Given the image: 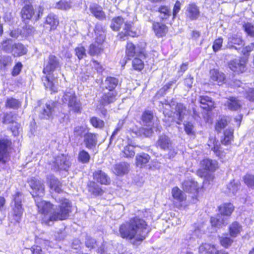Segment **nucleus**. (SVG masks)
Listing matches in <instances>:
<instances>
[{
  "mask_svg": "<svg viewBox=\"0 0 254 254\" xmlns=\"http://www.w3.org/2000/svg\"><path fill=\"white\" fill-rule=\"evenodd\" d=\"M29 185L32 189L31 194L35 199L38 212L43 215L42 218L43 223L50 226L54 221L64 220L68 218L71 207L68 199L56 197V201L60 204L58 208L55 209L50 202L42 199L45 194L44 185L42 181L33 178L29 181Z\"/></svg>",
  "mask_w": 254,
  "mask_h": 254,
  "instance_id": "f257e3e1",
  "label": "nucleus"
},
{
  "mask_svg": "<svg viewBox=\"0 0 254 254\" xmlns=\"http://www.w3.org/2000/svg\"><path fill=\"white\" fill-rule=\"evenodd\" d=\"M119 232L122 238L128 240L133 245H137L145 239L148 230L145 221L138 216H135L121 224Z\"/></svg>",
  "mask_w": 254,
  "mask_h": 254,
  "instance_id": "f03ea898",
  "label": "nucleus"
},
{
  "mask_svg": "<svg viewBox=\"0 0 254 254\" xmlns=\"http://www.w3.org/2000/svg\"><path fill=\"white\" fill-rule=\"evenodd\" d=\"M63 101L68 104L70 111L74 113L80 112L81 105L79 101L77 100L74 91L71 89L66 90L63 97Z\"/></svg>",
  "mask_w": 254,
  "mask_h": 254,
  "instance_id": "7ed1b4c3",
  "label": "nucleus"
},
{
  "mask_svg": "<svg viewBox=\"0 0 254 254\" xmlns=\"http://www.w3.org/2000/svg\"><path fill=\"white\" fill-rule=\"evenodd\" d=\"M22 195L20 192H17L13 195V201L14 205L12 206L11 216L13 219L16 222H19L22 216L23 208H22L21 201Z\"/></svg>",
  "mask_w": 254,
  "mask_h": 254,
  "instance_id": "20e7f679",
  "label": "nucleus"
},
{
  "mask_svg": "<svg viewBox=\"0 0 254 254\" xmlns=\"http://www.w3.org/2000/svg\"><path fill=\"white\" fill-rule=\"evenodd\" d=\"M62 63L56 56L50 55L45 61L43 72L44 74H51L56 70L61 68Z\"/></svg>",
  "mask_w": 254,
  "mask_h": 254,
  "instance_id": "39448f33",
  "label": "nucleus"
},
{
  "mask_svg": "<svg viewBox=\"0 0 254 254\" xmlns=\"http://www.w3.org/2000/svg\"><path fill=\"white\" fill-rule=\"evenodd\" d=\"M156 146L162 150L168 151L169 158H173L177 152L172 145L170 139L166 135L163 134L159 136L156 142Z\"/></svg>",
  "mask_w": 254,
  "mask_h": 254,
  "instance_id": "423d86ee",
  "label": "nucleus"
},
{
  "mask_svg": "<svg viewBox=\"0 0 254 254\" xmlns=\"http://www.w3.org/2000/svg\"><path fill=\"white\" fill-rule=\"evenodd\" d=\"M57 105V102L49 101L42 107H37L36 110L39 112V116L41 119H49L53 117Z\"/></svg>",
  "mask_w": 254,
  "mask_h": 254,
  "instance_id": "0eeeda50",
  "label": "nucleus"
},
{
  "mask_svg": "<svg viewBox=\"0 0 254 254\" xmlns=\"http://www.w3.org/2000/svg\"><path fill=\"white\" fill-rule=\"evenodd\" d=\"M11 141L7 138L0 139V162H6L9 157L11 149Z\"/></svg>",
  "mask_w": 254,
  "mask_h": 254,
  "instance_id": "6e6552de",
  "label": "nucleus"
},
{
  "mask_svg": "<svg viewBox=\"0 0 254 254\" xmlns=\"http://www.w3.org/2000/svg\"><path fill=\"white\" fill-rule=\"evenodd\" d=\"M40 13L41 8H39L38 13L36 14L33 6L30 4H25L21 10V15L23 20L34 19L36 21L40 18Z\"/></svg>",
  "mask_w": 254,
  "mask_h": 254,
  "instance_id": "1a4fd4ad",
  "label": "nucleus"
},
{
  "mask_svg": "<svg viewBox=\"0 0 254 254\" xmlns=\"http://www.w3.org/2000/svg\"><path fill=\"white\" fill-rule=\"evenodd\" d=\"M105 39L104 34H100L99 37L96 38L95 42L91 44L89 48L88 53L91 56L98 55L103 52L102 44Z\"/></svg>",
  "mask_w": 254,
  "mask_h": 254,
  "instance_id": "9d476101",
  "label": "nucleus"
},
{
  "mask_svg": "<svg viewBox=\"0 0 254 254\" xmlns=\"http://www.w3.org/2000/svg\"><path fill=\"white\" fill-rule=\"evenodd\" d=\"M244 45V41L240 36L234 35L228 38L227 48L240 51L241 47H243Z\"/></svg>",
  "mask_w": 254,
  "mask_h": 254,
  "instance_id": "9b49d317",
  "label": "nucleus"
},
{
  "mask_svg": "<svg viewBox=\"0 0 254 254\" xmlns=\"http://www.w3.org/2000/svg\"><path fill=\"white\" fill-rule=\"evenodd\" d=\"M54 164V169L56 170H63L67 171L70 165L69 159L64 155L57 156L55 158Z\"/></svg>",
  "mask_w": 254,
  "mask_h": 254,
  "instance_id": "f8f14e48",
  "label": "nucleus"
},
{
  "mask_svg": "<svg viewBox=\"0 0 254 254\" xmlns=\"http://www.w3.org/2000/svg\"><path fill=\"white\" fill-rule=\"evenodd\" d=\"M126 55L128 59L134 56L145 57L144 49L138 46L135 47L131 43H128L126 46Z\"/></svg>",
  "mask_w": 254,
  "mask_h": 254,
  "instance_id": "ddd939ff",
  "label": "nucleus"
},
{
  "mask_svg": "<svg viewBox=\"0 0 254 254\" xmlns=\"http://www.w3.org/2000/svg\"><path fill=\"white\" fill-rule=\"evenodd\" d=\"M200 11L198 7L194 3H190L186 7V15L190 20H195L200 16Z\"/></svg>",
  "mask_w": 254,
  "mask_h": 254,
  "instance_id": "4468645a",
  "label": "nucleus"
},
{
  "mask_svg": "<svg viewBox=\"0 0 254 254\" xmlns=\"http://www.w3.org/2000/svg\"><path fill=\"white\" fill-rule=\"evenodd\" d=\"M229 67L235 72L243 73L246 69V61L243 59L234 60L230 63Z\"/></svg>",
  "mask_w": 254,
  "mask_h": 254,
  "instance_id": "2eb2a0df",
  "label": "nucleus"
},
{
  "mask_svg": "<svg viewBox=\"0 0 254 254\" xmlns=\"http://www.w3.org/2000/svg\"><path fill=\"white\" fill-rule=\"evenodd\" d=\"M97 134L88 132L84 137L83 143L89 150H94L97 144Z\"/></svg>",
  "mask_w": 254,
  "mask_h": 254,
  "instance_id": "dca6fc26",
  "label": "nucleus"
},
{
  "mask_svg": "<svg viewBox=\"0 0 254 254\" xmlns=\"http://www.w3.org/2000/svg\"><path fill=\"white\" fill-rule=\"evenodd\" d=\"M119 83V80L118 78L112 76H108L104 81H102L101 87L103 90L106 89L110 91H114Z\"/></svg>",
  "mask_w": 254,
  "mask_h": 254,
  "instance_id": "f3484780",
  "label": "nucleus"
},
{
  "mask_svg": "<svg viewBox=\"0 0 254 254\" xmlns=\"http://www.w3.org/2000/svg\"><path fill=\"white\" fill-rule=\"evenodd\" d=\"M95 181L101 185H108L111 183L110 177L102 170H97L93 174Z\"/></svg>",
  "mask_w": 254,
  "mask_h": 254,
  "instance_id": "a211bd4d",
  "label": "nucleus"
},
{
  "mask_svg": "<svg viewBox=\"0 0 254 254\" xmlns=\"http://www.w3.org/2000/svg\"><path fill=\"white\" fill-rule=\"evenodd\" d=\"M86 188L88 191L94 196L102 195L104 192L102 187L95 181H89L87 184Z\"/></svg>",
  "mask_w": 254,
  "mask_h": 254,
  "instance_id": "6ab92c4d",
  "label": "nucleus"
},
{
  "mask_svg": "<svg viewBox=\"0 0 254 254\" xmlns=\"http://www.w3.org/2000/svg\"><path fill=\"white\" fill-rule=\"evenodd\" d=\"M175 114L178 120L177 124H180L181 122L184 119L185 116L188 114L189 111L187 108L182 103H177L175 107Z\"/></svg>",
  "mask_w": 254,
  "mask_h": 254,
  "instance_id": "aec40b11",
  "label": "nucleus"
},
{
  "mask_svg": "<svg viewBox=\"0 0 254 254\" xmlns=\"http://www.w3.org/2000/svg\"><path fill=\"white\" fill-rule=\"evenodd\" d=\"M199 102L201 108L206 111H210L214 108V102L212 98L208 96H200L199 98Z\"/></svg>",
  "mask_w": 254,
  "mask_h": 254,
  "instance_id": "412c9836",
  "label": "nucleus"
},
{
  "mask_svg": "<svg viewBox=\"0 0 254 254\" xmlns=\"http://www.w3.org/2000/svg\"><path fill=\"white\" fill-rule=\"evenodd\" d=\"M182 188L184 191L190 193L197 192L199 189L197 182L192 180H186L182 184Z\"/></svg>",
  "mask_w": 254,
  "mask_h": 254,
  "instance_id": "4be33fe9",
  "label": "nucleus"
},
{
  "mask_svg": "<svg viewBox=\"0 0 254 254\" xmlns=\"http://www.w3.org/2000/svg\"><path fill=\"white\" fill-rule=\"evenodd\" d=\"M228 108L232 111H237L242 107V102L238 98L232 97L225 103Z\"/></svg>",
  "mask_w": 254,
  "mask_h": 254,
  "instance_id": "5701e85b",
  "label": "nucleus"
},
{
  "mask_svg": "<svg viewBox=\"0 0 254 254\" xmlns=\"http://www.w3.org/2000/svg\"><path fill=\"white\" fill-rule=\"evenodd\" d=\"M47 178L52 190L58 193L62 191L61 183L56 178L52 175H49Z\"/></svg>",
  "mask_w": 254,
  "mask_h": 254,
  "instance_id": "b1692460",
  "label": "nucleus"
},
{
  "mask_svg": "<svg viewBox=\"0 0 254 254\" xmlns=\"http://www.w3.org/2000/svg\"><path fill=\"white\" fill-rule=\"evenodd\" d=\"M153 29L158 37H162L168 32L167 27L165 24L159 22L153 24Z\"/></svg>",
  "mask_w": 254,
  "mask_h": 254,
  "instance_id": "393cba45",
  "label": "nucleus"
},
{
  "mask_svg": "<svg viewBox=\"0 0 254 254\" xmlns=\"http://www.w3.org/2000/svg\"><path fill=\"white\" fill-rule=\"evenodd\" d=\"M89 9L93 15L99 20H104L106 18L105 12L103 11L102 7L99 5L92 4L90 6Z\"/></svg>",
  "mask_w": 254,
  "mask_h": 254,
  "instance_id": "a878e982",
  "label": "nucleus"
},
{
  "mask_svg": "<svg viewBox=\"0 0 254 254\" xmlns=\"http://www.w3.org/2000/svg\"><path fill=\"white\" fill-rule=\"evenodd\" d=\"M89 132L88 129L83 126H78L75 127L73 131V136L76 139H80L82 137H85Z\"/></svg>",
  "mask_w": 254,
  "mask_h": 254,
  "instance_id": "bb28decb",
  "label": "nucleus"
},
{
  "mask_svg": "<svg viewBox=\"0 0 254 254\" xmlns=\"http://www.w3.org/2000/svg\"><path fill=\"white\" fill-rule=\"evenodd\" d=\"M210 75L211 79L217 82L218 84L221 85L225 82V76L223 73L216 69H212L210 71Z\"/></svg>",
  "mask_w": 254,
  "mask_h": 254,
  "instance_id": "cd10ccee",
  "label": "nucleus"
},
{
  "mask_svg": "<svg viewBox=\"0 0 254 254\" xmlns=\"http://www.w3.org/2000/svg\"><path fill=\"white\" fill-rule=\"evenodd\" d=\"M129 164L126 162H121L114 166V173L117 175H123L128 172Z\"/></svg>",
  "mask_w": 254,
  "mask_h": 254,
  "instance_id": "c85d7f7f",
  "label": "nucleus"
},
{
  "mask_svg": "<svg viewBox=\"0 0 254 254\" xmlns=\"http://www.w3.org/2000/svg\"><path fill=\"white\" fill-rule=\"evenodd\" d=\"M116 95L114 91L104 93L100 100L101 104L104 105L113 103L116 100Z\"/></svg>",
  "mask_w": 254,
  "mask_h": 254,
  "instance_id": "c756f323",
  "label": "nucleus"
},
{
  "mask_svg": "<svg viewBox=\"0 0 254 254\" xmlns=\"http://www.w3.org/2000/svg\"><path fill=\"white\" fill-rule=\"evenodd\" d=\"M199 252L206 254H216L218 250L215 245L205 243L201 245L199 247Z\"/></svg>",
  "mask_w": 254,
  "mask_h": 254,
  "instance_id": "7c9ffc66",
  "label": "nucleus"
},
{
  "mask_svg": "<svg viewBox=\"0 0 254 254\" xmlns=\"http://www.w3.org/2000/svg\"><path fill=\"white\" fill-rule=\"evenodd\" d=\"M201 165L204 169L210 171H214L218 168V163L215 160L204 159L201 161Z\"/></svg>",
  "mask_w": 254,
  "mask_h": 254,
  "instance_id": "2f4dec72",
  "label": "nucleus"
},
{
  "mask_svg": "<svg viewBox=\"0 0 254 254\" xmlns=\"http://www.w3.org/2000/svg\"><path fill=\"white\" fill-rule=\"evenodd\" d=\"M136 35L135 32H133L131 30V24L126 22L125 23V27L124 28V31L121 32L119 34L120 38L123 40H125L126 38L128 36L134 37Z\"/></svg>",
  "mask_w": 254,
  "mask_h": 254,
  "instance_id": "473e14b6",
  "label": "nucleus"
},
{
  "mask_svg": "<svg viewBox=\"0 0 254 254\" xmlns=\"http://www.w3.org/2000/svg\"><path fill=\"white\" fill-rule=\"evenodd\" d=\"M150 157L146 153L137 154L136 156V164L137 166L142 168L149 161Z\"/></svg>",
  "mask_w": 254,
  "mask_h": 254,
  "instance_id": "72a5a7b5",
  "label": "nucleus"
},
{
  "mask_svg": "<svg viewBox=\"0 0 254 254\" xmlns=\"http://www.w3.org/2000/svg\"><path fill=\"white\" fill-rule=\"evenodd\" d=\"M27 50L23 45L20 43H14V46L12 49L11 53L14 57H19L26 54Z\"/></svg>",
  "mask_w": 254,
  "mask_h": 254,
  "instance_id": "f704fd0d",
  "label": "nucleus"
},
{
  "mask_svg": "<svg viewBox=\"0 0 254 254\" xmlns=\"http://www.w3.org/2000/svg\"><path fill=\"white\" fill-rule=\"evenodd\" d=\"M21 102L13 97L7 98L5 102V107L8 109H17L20 107Z\"/></svg>",
  "mask_w": 254,
  "mask_h": 254,
  "instance_id": "c9c22d12",
  "label": "nucleus"
},
{
  "mask_svg": "<svg viewBox=\"0 0 254 254\" xmlns=\"http://www.w3.org/2000/svg\"><path fill=\"white\" fill-rule=\"evenodd\" d=\"M153 112L149 110H146L143 113L141 119L144 125L150 127L153 123Z\"/></svg>",
  "mask_w": 254,
  "mask_h": 254,
  "instance_id": "e433bc0d",
  "label": "nucleus"
},
{
  "mask_svg": "<svg viewBox=\"0 0 254 254\" xmlns=\"http://www.w3.org/2000/svg\"><path fill=\"white\" fill-rule=\"evenodd\" d=\"M210 222L212 225L215 227H221L227 224L226 218L221 214L215 217H211Z\"/></svg>",
  "mask_w": 254,
  "mask_h": 254,
  "instance_id": "4c0bfd02",
  "label": "nucleus"
},
{
  "mask_svg": "<svg viewBox=\"0 0 254 254\" xmlns=\"http://www.w3.org/2000/svg\"><path fill=\"white\" fill-rule=\"evenodd\" d=\"M234 208L233 205L231 203H224L219 207L220 214L223 216L230 215L233 211Z\"/></svg>",
  "mask_w": 254,
  "mask_h": 254,
  "instance_id": "58836bf2",
  "label": "nucleus"
},
{
  "mask_svg": "<svg viewBox=\"0 0 254 254\" xmlns=\"http://www.w3.org/2000/svg\"><path fill=\"white\" fill-rule=\"evenodd\" d=\"M121 155L122 157L127 158H131L134 156V147L131 145L125 146L122 150Z\"/></svg>",
  "mask_w": 254,
  "mask_h": 254,
  "instance_id": "ea45409f",
  "label": "nucleus"
},
{
  "mask_svg": "<svg viewBox=\"0 0 254 254\" xmlns=\"http://www.w3.org/2000/svg\"><path fill=\"white\" fill-rule=\"evenodd\" d=\"M159 13V17L162 20L168 19L171 15V11L169 7L166 5H161L158 9Z\"/></svg>",
  "mask_w": 254,
  "mask_h": 254,
  "instance_id": "a19ab883",
  "label": "nucleus"
},
{
  "mask_svg": "<svg viewBox=\"0 0 254 254\" xmlns=\"http://www.w3.org/2000/svg\"><path fill=\"white\" fill-rule=\"evenodd\" d=\"M242 231V227L237 222L232 223L229 226V233L232 237H236Z\"/></svg>",
  "mask_w": 254,
  "mask_h": 254,
  "instance_id": "79ce46f5",
  "label": "nucleus"
},
{
  "mask_svg": "<svg viewBox=\"0 0 254 254\" xmlns=\"http://www.w3.org/2000/svg\"><path fill=\"white\" fill-rule=\"evenodd\" d=\"M124 23V20L122 17H116L112 19L110 27L114 31H117L120 30Z\"/></svg>",
  "mask_w": 254,
  "mask_h": 254,
  "instance_id": "37998d69",
  "label": "nucleus"
},
{
  "mask_svg": "<svg viewBox=\"0 0 254 254\" xmlns=\"http://www.w3.org/2000/svg\"><path fill=\"white\" fill-rule=\"evenodd\" d=\"M14 42L11 39H7L3 41L1 43V49L5 52L11 53L12 51L13 46H14Z\"/></svg>",
  "mask_w": 254,
  "mask_h": 254,
  "instance_id": "c03bdc74",
  "label": "nucleus"
},
{
  "mask_svg": "<svg viewBox=\"0 0 254 254\" xmlns=\"http://www.w3.org/2000/svg\"><path fill=\"white\" fill-rule=\"evenodd\" d=\"M45 23L50 26L51 29H54L58 25L59 21L56 15L50 14L47 17Z\"/></svg>",
  "mask_w": 254,
  "mask_h": 254,
  "instance_id": "a18cd8bd",
  "label": "nucleus"
},
{
  "mask_svg": "<svg viewBox=\"0 0 254 254\" xmlns=\"http://www.w3.org/2000/svg\"><path fill=\"white\" fill-rule=\"evenodd\" d=\"M238 188L239 184L238 183H235L234 181L231 182L227 186L226 192L228 195L232 196L237 191Z\"/></svg>",
  "mask_w": 254,
  "mask_h": 254,
  "instance_id": "49530a36",
  "label": "nucleus"
},
{
  "mask_svg": "<svg viewBox=\"0 0 254 254\" xmlns=\"http://www.w3.org/2000/svg\"><path fill=\"white\" fill-rule=\"evenodd\" d=\"M229 122L228 118L227 117H223L219 120L215 125V129L220 132L222 129L227 126Z\"/></svg>",
  "mask_w": 254,
  "mask_h": 254,
  "instance_id": "de8ad7c7",
  "label": "nucleus"
},
{
  "mask_svg": "<svg viewBox=\"0 0 254 254\" xmlns=\"http://www.w3.org/2000/svg\"><path fill=\"white\" fill-rule=\"evenodd\" d=\"M172 193L173 197L179 201H183L186 198L185 194L178 187L174 188Z\"/></svg>",
  "mask_w": 254,
  "mask_h": 254,
  "instance_id": "09e8293b",
  "label": "nucleus"
},
{
  "mask_svg": "<svg viewBox=\"0 0 254 254\" xmlns=\"http://www.w3.org/2000/svg\"><path fill=\"white\" fill-rule=\"evenodd\" d=\"M90 158L89 154L85 150H80L78 153V161L82 163H87Z\"/></svg>",
  "mask_w": 254,
  "mask_h": 254,
  "instance_id": "8fccbe9b",
  "label": "nucleus"
},
{
  "mask_svg": "<svg viewBox=\"0 0 254 254\" xmlns=\"http://www.w3.org/2000/svg\"><path fill=\"white\" fill-rule=\"evenodd\" d=\"M91 125L95 128H102L104 126V122L103 120L96 117H92L90 119Z\"/></svg>",
  "mask_w": 254,
  "mask_h": 254,
  "instance_id": "3c124183",
  "label": "nucleus"
},
{
  "mask_svg": "<svg viewBox=\"0 0 254 254\" xmlns=\"http://www.w3.org/2000/svg\"><path fill=\"white\" fill-rule=\"evenodd\" d=\"M56 7L63 10H66L71 7L70 0H61L56 4Z\"/></svg>",
  "mask_w": 254,
  "mask_h": 254,
  "instance_id": "603ef678",
  "label": "nucleus"
},
{
  "mask_svg": "<svg viewBox=\"0 0 254 254\" xmlns=\"http://www.w3.org/2000/svg\"><path fill=\"white\" fill-rule=\"evenodd\" d=\"M132 66L134 70L140 71L144 67V64L141 60L135 58L132 62Z\"/></svg>",
  "mask_w": 254,
  "mask_h": 254,
  "instance_id": "864d4df0",
  "label": "nucleus"
},
{
  "mask_svg": "<svg viewBox=\"0 0 254 254\" xmlns=\"http://www.w3.org/2000/svg\"><path fill=\"white\" fill-rule=\"evenodd\" d=\"M245 183L250 188H254V176L251 174H247L244 178Z\"/></svg>",
  "mask_w": 254,
  "mask_h": 254,
  "instance_id": "5fc2aeb1",
  "label": "nucleus"
},
{
  "mask_svg": "<svg viewBox=\"0 0 254 254\" xmlns=\"http://www.w3.org/2000/svg\"><path fill=\"white\" fill-rule=\"evenodd\" d=\"M85 245L87 248L90 249H94L97 246V242L94 239L90 236H87L85 240Z\"/></svg>",
  "mask_w": 254,
  "mask_h": 254,
  "instance_id": "6e6d98bb",
  "label": "nucleus"
},
{
  "mask_svg": "<svg viewBox=\"0 0 254 254\" xmlns=\"http://www.w3.org/2000/svg\"><path fill=\"white\" fill-rule=\"evenodd\" d=\"M75 54L79 60L83 58L86 56V52L85 48L82 47H78L75 49Z\"/></svg>",
  "mask_w": 254,
  "mask_h": 254,
  "instance_id": "4d7b16f0",
  "label": "nucleus"
},
{
  "mask_svg": "<svg viewBox=\"0 0 254 254\" xmlns=\"http://www.w3.org/2000/svg\"><path fill=\"white\" fill-rule=\"evenodd\" d=\"M223 43V39L219 38L216 39L213 43L212 48L215 52L219 51L221 49Z\"/></svg>",
  "mask_w": 254,
  "mask_h": 254,
  "instance_id": "13d9d810",
  "label": "nucleus"
},
{
  "mask_svg": "<svg viewBox=\"0 0 254 254\" xmlns=\"http://www.w3.org/2000/svg\"><path fill=\"white\" fill-rule=\"evenodd\" d=\"M244 28L245 32L250 36H254V28L253 25L251 24L248 23L244 25Z\"/></svg>",
  "mask_w": 254,
  "mask_h": 254,
  "instance_id": "bf43d9fd",
  "label": "nucleus"
},
{
  "mask_svg": "<svg viewBox=\"0 0 254 254\" xmlns=\"http://www.w3.org/2000/svg\"><path fill=\"white\" fill-rule=\"evenodd\" d=\"M95 32L96 34V37H99L100 34H105V27L100 23H97L95 25V29H94Z\"/></svg>",
  "mask_w": 254,
  "mask_h": 254,
  "instance_id": "052dcab7",
  "label": "nucleus"
},
{
  "mask_svg": "<svg viewBox=\"0 0 254 254\" xmlns=\"http://www.w3.org/2000/svg\"><path fill=\"white\" fill-rule=\"evenodd\" d=\"M184 126L185 130L188 134L192 135L194 134L193 127L191 123L187 122L184 124Z\"/></svg>",
  "mask_w": 254,
  "mask_h": 254,
  "instance_id": "680f3d73",
  "label": "nucleus"
},
{
  "mask_svg": "<svg viewBox=\"0 0 254 254\" xmlns=\"http://www.w3.org/2000/svg\"><path fill=\"white\" fill-rule=\"evenodd\" d=\"M233 242V240L229 237H222L220 239L221 245L225 248H228Z\"/></svg>",
  "mask_w": 254,
  "mask_h": 254,
  "instance_id": "e2e57ef3",
  "label": "nucleus"
},
{
  "mask_svg": "<svg viewBox=\"0 0 254 254\" xmlns=\"http://www.w3.org/2000/svg\"><path fill=\"white\" fill-rule=\"evenodd\" d=\"M22 67V64L20 62L17 63L13 67L12 71V75L16 76L19 74Z\"/></svg>",
  "mask_w": 254,
  "mask_h": 254,
  "instance_id": "0e129e2a",
  "label": "nucleus"
},
{
  "mask_svg": "<svg viewBox=\"0 0 254 254\" xmlns=\"http://www.w3.org/2000/svg\"><path fill=\"white\" fill-rule=\"evenodd\" d=\"M15 117L11 113L6 114L3 118V122L5 124H10L13 123L14 124V121L15 120Z\"/></svg>",
  "mask_w": 254,
  "mask_h": 254,
  "instance_id": "69168bd1",
  "label": "nucleus"
},
{
  "mask_svg": "<svg viewBox=\"0 0 254 254\" xmlns=\"http://www.w3.org/2000/svg\"><path fill=\"white\" fill-rule=\"evenodd\" d=\"M46 82H44V85L46 88H49L50 90L55 92L56 90L54 88V84L52 81L50 79V78L46 76L45 77Z\"/></svg>",
  "mask_w": 254,
  "mask_h": 254,
  "instance_id": "338daca9",
  "label": "nucleus"
},
{
  "mask_svg": "<svg viewBox=\"0 0 254 254\" xmlns=\"http://www.w3.org/2000/svg\"><path fill=\"white\" fill-rule=\"evenodd\" d=\"M254 48V43H251L248 46L243 48L241 49V52L244 55L248 54L250 52H251Z\"/></svg>",
  "mask_w": 254,
  "mask_h": 254,
  "instance_id": "774afa93",
  "label": "nucleus"
}]
</instances>
